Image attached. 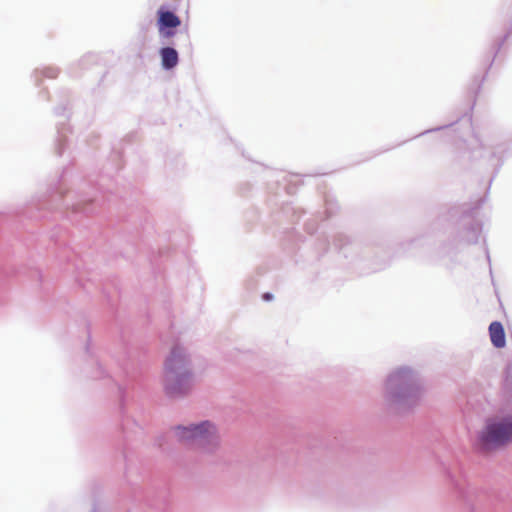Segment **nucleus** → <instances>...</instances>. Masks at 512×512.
Here are the masks:
<instances>
[{
    "label": "nucleus",
    "instance_id": "f03ea898",
    "mask_svg": "<svg viewBox=\"0 0 512 512\" xmlns=\"http://www.w3.org/2000/svg\"><path fill=\"white\" fill-rule=\"evenodd\" d=\"M191 383L186 369V358L180 347H175L165 363V389L171 396L184 393Z\"/></svg>",
    "mask_w": 512,
    "mask_h": 512
},
{
    "label": "nucleus",
    "instance_id": "0eeeda50",
    "mask_svg": "<svg viewBox=\"0 0 512 512\" xmlns=\"http://www.w3.org/2000/svg\"><path fill=\"white\" fill-rule=\"evenodd\" d=\"M263 299H264V300H267V301H268V300H271V299H272V295H271L270 293H265V294L263 295Z\"/></svg>",
    "mask_w": 512,
    "mask_h": 512
},
{
    "label": "nucleus",
    "instance_id": "f257e3e1",
    "mask_svg": "<svg viewBox=\"0 0 512 512\" xmlns=\"http://www.w3.org/2000/svg\"><path fill=\"white\" fill-rule=\"evenodd\" d=\"M512 437V416L509 413L488 418L479 431L477 445L484 452L495 451L505 446Z\"/></svg>",
    "mask_w": 512,
    "mask_h": 512
},
{
    "label": "nucleus",
    "instance_id": "20e7f679",
    "mask_svg": "<svg viewBox=\"0 0 512 512\" xmlns=\"http://www.w3.org/2000/svg\"><path fill=\"white\" fill-rule=\"evenodd\" d=\"M157 27L161 36L170 38L175 35L174 28L180 26V18L171 11L160 8L157 12Z\"/></svg>",
    "mask_w": 512,
    "mask_h": 512
},
{
    "label": "nucleus",
    "instance_id": "7ed1b4c3",
    "mask_svg": "<svg viewBox=\"0 0 512 512\" xmlns=\"http://www.w3.org/2000/svg\"><path fill=\"white\" fill-rule=\"evenodd\" d=\"M175 437L181 442H193L207 450L209 446L214 447L218 443L215 429L209 422L189 427L179 426L175 430Z\"/></svg>",
    "mask_w": 512,
    "mask_h": 512
},
{
    "label": "nucleus",
    "instance_id": "39448f33",
    "mask_svg": "<svg viewBox=\"0 0 512 512\" xmlns=\"http://www.w3.org/2000/svg\"><path fill=\"white\" fill-rule=\"evenodd\" d=\"M489 336L496 348H503L506 344L505 331L500 322H492L489 326Z\"/></svg>",
    "mask_w": 512,
    "mask_h": 512
},
{
    "label": "nucleus",
    "instance_id": "423d86ee",
    "mask_svg": "<svg viewBox=\"0 0 512 512\" xmlns=\"http://www.w3.org/2000/svg\"><path fill=\"white\" fill-rule=\"evenodd\" d=\"M162 66L165 69H172L178 64V53L174 48L165 47L160 50Z\"/></svg>",
    "mask_w": 512,
    "mask_h": 512
}]
</instances>
